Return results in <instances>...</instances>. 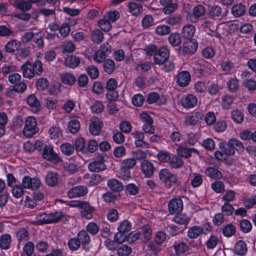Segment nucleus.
I'll return each instance as SVG.
<instances>
[{
	"mask_svg": "<svg viewBox=\"0 0 256 256\" xmlns=\"http://www.w3.org/2000/svg\"><path fill=\"white\" fill-rule=\"evenodd\" d=\"M159 178L168 188L178 186L180 184L177 176L166 168L162 169L160 170Z\"/></svg>",
	"mask_w": 256,
	"mask_h": 256,
	"instance_id": "nucleus-1",
	"label": "nucleus"
},
{
	"mask_svg": "<svg viewBox=\"0 0 256 256\" xmlns=\"http://www.w3.org/2000/svg\"><path fill=\"white\" fill-rule=\"evenodd\" d=\"M24 127L23 129V134L27 138H30L37 132V121L35 117L29 116L24 122Z\"/></svg>",
	"mask_w": 256,
	"mask_h": 256,
	"instance_id": "nucleus-2",
	"label": "nucleus"
},
{
	"mask_svg": "<svg viewBox=\"0 0 256 256\" xmlns=\"http://www.w3.org/2000/svg\"><path fill=\"white\" fill-rule=\"evenodd\" d=\"M206 12L205 6L198 4L194 8L192 13L188 14V18L192 23H196L204 16Z\"/></svg>",
	"mask_w": 256,
	"mask_h": 256,
	"instance_id": "nucleus-3",
	"label": "nucleus"
},
{
	"mask_svg": "<svg viewBox=\"0 0 256 256\" xmlns=\"http://www.w3.org/2000/svg\"><path fill=\"white\" fill-rule=\"evenodd\" d=\"M42 158L48 161L58 162L61 161V158L58 154L54 152V148L51 145H44L42 154Z\"/></svg>",
	"mask_w": 256,
	"mask_h": 256,
	"instance_id": "nucleus-4",
	"label": "nucleus"
},
{
	"mask_svg": "<svg viewBox=\"0 0 256 256\" xmlns=\"http://www.w3.org/2000/svg\"><path fill=\"white\" fill-rule=\"evenodd\" d=\"M170 56V52L165 46L160 48L157 50L154 56V62L156 64H164Z\"/></svg>",
	"mask_w": 256,
	"mask_h": 256,
	"instance_id": "nucleus-5",
	"label": "nucleus"
},
{
	"mask_svg": "<svg viewBox=\"0 0 256 256\" xmlns=\"http://www.w3.org/2000/svg\"><path fill=\"white\" fill-rule=\"evenodd\" d=\"M22 184L25 188L35 190L40 187L42 183L38 178H32L29 176H24L22 180Z\"/></svg>",
	"mask_w": 256,
	"mask_h": 256,
	"instance_id": "nucleus-6",
	"label": "nucleus"
},
{
	"mask_svg": "<svg viewBox=\"0 0 256 256\" xmlns=\"http://www.w3.org/2000/svg\"><path fill=\"white\" fill-rule=\"evenodd\" d=\"M228 10H224L223 8L218 4L209 6L208 11V15L212 19L216 18H222L226 16Z\"/></svg>",
	"mask_w": 256,
	"mask_h": 256,
	"instance_id": "nucleus-7",
	"label": "nucleus"
},
{
	"mask_svg": "<svg viewBox=\"0 0 256 256\" xmlns=\"http://www.w3.org/2000/svg\"><path fill=\"white\" fill-rule=\"evenodd\" d=\"M80 208V215L83 218L90 220L93 218V213L96 208L88 202L84 201Z\"/></svg>",
	"mask_w": 256,
	"mask_h": 256,
	"instance_id": "nucleus-8",
	"label": "nucleus"
},
{
	"mask_svg": "<svg viewBox=\"0 0 256 256\" xmlns=\"http://www.w3.org/2000/svg\"><path fill=\"white\" fill-rule=\"evenodd\" d=\"M103 156H100L98 160L90 162L88 166L89 170L93 172H99L106 169Z\"/></svg>",
	"mask_w": 256,
	"mask_h": 256,
	"instance_id": "nucleus-9",
	"label": "nucleus"
},
{
	"mask_svg": "<svg viewBox=\"0 0 256 256\" xmlns=\"http://www.w3.org/2000/svg\"><path fill=\"white\" fill-rule=\"evenodd\" d=\"M103 123L100 120L96 117L92 118L89 126L90 133L93 136L99 135Z\"/></svg>",
	"mask_w": 256,
	"mask_h": 256,
	"instance_id": "nucleus-10",
	"label": "nucleus"
},
{
	"mask_svg": "<svg viewBox=\"0 0 256 256\" xmlns=\"http://www.w3.org/2000/svg\"><path fill=\"white\" fill-rule=\"evenodd\" d=\"M88 190L86 186H76L71 188L68 192V196L70 198L80 197L84 196L88 193Z\"/></svg>",
	"mask_w": 256,
	"mask_h": 256,
	"instance_id": "nucleus-11",
	"label": "nucleus"
},
{
	"mask_svg": "<svg viewBox=\"0 0 256 256\" xmlns=\"http://www.w3.org/2000/svg\"><path fill=\"white\" fill-rule=\"evenodd\" d=\"M168 206L170 214L179 213L183 209V202L180 198H173L170 201Z\"/></svg>",
	"mask_w": 256,
	"mask_h": 256,
	"instance_id": "nucleus-12",
	"label": "nucleus"
},
{
	"mask_svg": "<svg viewBox=\"0 0 256 256\" xmlns=\"http://www.w3.org/2000/svg\"><path fill=\"white\" fill-rule=\"evenodd\" d=\"M197 48L198 44L194 40H187L184 44L182 54L183 55L192 54L196 50Z\"/></svg>",
	"mask_w": 256,
	"mask_h": 256,
	"instance_id": "nucleus-13",
	"label": "nucleus"
},
{
	"mask_svg": "<svg viewBox=\"0 0 256 256\" xmlns=\"http://www.w3.org/2000/svg\"><path fill=\"white\" fill-rule=\"evenodd\" d=\"M197 102V98L194 94H188L181 99L182 106L186 108L194 107Z\"/></svg>",
	"mask_w": 256,
	"mask_h": 256,
	"instance_id": "nucleus-14",
	"label": "nucleus"
},
{
	"mask_svg": "<svg viewBox=\"0 0 256 256\" xmlns=\"http://www.w3.org/2000/svg\"><path fill=\"white\" fill-rule=\"evenodd\" d=\"M141 168L144 175L148 178H150L153 175L154 168L153 164L149 160H144L141 162Z\"/></svg>",
	"mask_w": 256,
	"mask_h": 256,
	"instance_id": "nucleus-15",
	"label": "nucleus"
},
{
	"mask_svg": "<svg viewBox=\"0 0 256 256\" xmlns=\"http://www.w3.org/2000/svg\"><path fill=\"white\" fill-rule=\"evenodd\" d=\"M128 12L134 16H138L143 12V6L141 4L132 2L128 4Z\"/></svg>",
	"mask_w": 256,
	"mask_h": 256,
	"instance_id": "nucleus-16",
	"label": "nucleus"
},
{
	"mask_svg": "<svg viewBox=\"0 0 256 256\" xmlns=\"http://www.w3.org/2000/svg\"><path fill=\"white\" fill-rule=\"evenodd\" d=\"M196 32L195 26L191 24H188L184 26L181 32L182 36L186 38L187 40H192V38L194 36Z\"/></svg>",
	"mask_w": 256,
	"mask_h": 256,
	"instance_id": "nucleus-17",
	"label": "nucleus"
},
{
	"mask_svg": "<svg viewBox=\"0 0 256 256\" xmlns=\"http://www.w3.org/2000/svg\"><path fill=\"white\" fill-rule=\"evenodd\" d=\"M204 116L202 111L195 112L190 116L186 117V124L189 126L194 125L202 119Z\"/></svg>",
	"mask_w": 256,
	"mask_h": 256,
	"instance_id": "nucleus-18",
	"label": "nucleus"
},
{
	"mask_svg": "<svg viewBox=\"0 0 256 256\" xmlns=\"http://www.w3.org/2000/svg\"><path fill=\"white\" fill-rule=\"evenodd\" d=\"M190 80V75L187 71H183L178 74L176 78L178 84L182 87L186 86Z\"/></svg>",
	"mask_w": 256,
	"mask_h": 256,
	"instance_id": "nucleus-19",
	"label": "nucleus"
},
{
	"mask_svg": "<svg viewBox=\"0 0 256 256\" xmlns=\"http://www.w3.org/2000/svg\"><path fill=\"white\" fill-rule=\"evenodd\" d=\"M80 62V58L74 55L68 56L65 59L66 66L71 68L78 67Z\"/></svg>",
	"mask_w": 256,
	"mask_h": 256,
	"instance_id": "nucleus-20",
	"label": "nucleus"
},
{
	"mask_svg": "<svg viewBox=\"0 0 256 256\" xmlns=\"http://www.w3.org/2000/svg\"><path fill=\"white\" fill-rule=\"evenodd\" d=\"M80 128V122L77 118L72 117L68 125V130L73 134L77 133Z\"/></svg>",
	"mask_w": 256,
	"mask_h": 256,
	"instance_id": "nucleus-21",
	"label": "nucleus"
},
{
	"mask_svg": "<svg viewBox=\"0 0 256 256\" xmlns=\"http://www.w3.org/2000/svg\"><path fill=\"white\" fill-rule=\"evenodd\" d=\"M46 184L50 186H54L57 185L58 180V174L56 172H49L46 176Z\"/></svg>",
	"mask_w": 256,
	"mask_h": 256,
	"instance_id": "nucleus-22",
	"label": "nucleus"
},
{
	"mask_svg": "<svg viewBox=\"0 0 256 256\" xmlns=\"http://www.w3.org/2000/svg\"><path fill=\"white\" fill-rule=\"evenodd\" d=\"M107 186L110 190L115 192H120L124 189L122 184L116 178L108 180L107 182Z\"/></svg>",
	"mask_w": 256,
	"mask_h": 256,
	"instance_id": "nucleus-23",
	"label": "nucleus"
},
{
	"mask_svg": "<svg viewBox=\"0 0 256 256\" xmlns=\"http://www.w3.org/2000/svg\"><path fill=\"white\" fill-rule=\"evenodd\" d=\"M146 100L149 104L156 102L163 104L166 102V98L164 96L160 98L158 94L153 92L148 94Z\"/></svg>",
	"mask_w": 256,
	"mask_h": 256,
	"instance_id": "nucleus-24",
	"label": "nucleus"
},
{
	"mask_svg": "<svg viewBox=\"0 0 256 256\" xmlns=\"http://www.w3.org/2000/svg\"><path fill=\"white\" fill-rule=\"evenodd\" d=\"M27 104L34 112H38L40 110V103L36 96L31 94L28 96L26 100Z\"/></svg>",
	"mask_w": 256,
	"mask_h": 256,
	"instance_id": "nucleus-25",
	"label": "nucleus"
},
{
	"mask_svg": "<svg viewBox=\"0 0 256 256\" xmlns=\"http://www.w3.org/2000/svg\"><path fill=\"white\" fill-rule=\"evenodd\" d=\"M31 66V63L27 61L21 66L22 70L23 76L26 78H32L35 76L33 68Z\"/></svg>",
	"mask_w": 256,
	"mask_h": 256,
	"instance_id": "nucleus-26",
	"label": "nucleus"
},
{
	"mask_svg": "<svg viewBox=\"0 0 256 256\" xmlns=\"http://www.w3.org/2000/svg\"><path fill=\"white\" fill-rule=\"evenodd\" d=\"M20 42L16 40H12L8 42L4 46V50L7 52H13L20 46Z\"/></svg>",
	"mask_w": 256,
	"mask_h": 256,
	"instance_id": "nucleus-27",
	"label": "nucleus"
},
{
	"mask_svg": "<svg viewBox=\"0 0 256 256\" xmlns=\"http://www.w3.org/2000/svg\"><path fill=\"white\" fill-rule=\"evenodd\" d=\"M60 79L62 83L68 85H72L76 82L74 76L69 72H64L60 75Z\"/></svg>",
	"mask_w": 256,
	"mask_h": 256,
	"instance_id": "nucleus-28",
	"label": "nucleus"
},
{
	"mask_svg": "<svg viewBox=\"0 0 256 256\" xmlns=\"http://www.w3.org/2000/svg\"><path fill=\"white\" fill-rule=\"evenodd\" d=\"M247 246L243 240L238 241L235 244L234 252L240 256L244 255L247 252Z\"/></svg>",
	"mask_w": 256,
	"mask_h": 256,
	"instance_id": "nucleus-29",
	"label": "nucleus"
},
{
	"mask_svg": "<svg viewBox=\"0 0 256 256\" xmlns=\"http://www.w3.org/2000/svg\"><path fill=\"white\" fill-rule=\"evenodd\" d=\"M177 152L179 156L188 158L191 156L192 152H196L197 150L194 148H187L185 146H180L178 148Z\"/></svg>",
	"mask_w": 256,
	"mask_h": 256,
	"instance_id": "nucleus-30",
	"label": "nucleus"
},
{
	"mask_svg": "<svg viewBox=\"0 0 256 256\" xmlns=\"http://www.w3.org/2000/svg\"><path fill=\"white\" fill-rule=\"evenodd\" d=\"M14 6L23 12L30 10L32 6L28 0H16L14 3Z\"/></svg>",
	"mask_w": 256,
	"mask_h": 256,
	"instance_id": "nucleus-31",
	"label": "nucleus"
},
{
	"mask_svg": "<svg viewBox=\"0 0 256 256\" xmlns=\"http://www.w3.org/2000/svg\"><path fill=\"white\" fill-rule=\"evenodd\" d=\"M231 12L235 17H239L244 14L246 7L242 4H237L232 6Z\"/></svg>",
	"mask_w": 256,
	"mask_h": 256,
	"instance_id": "nucleus-32",
	"label": "nucleus"
},
{
	"mask_svg": "<svg viewBox=\"0 0 256 256\" xmlns=\"http://www.w3.org/2000/svg\"><path fill=\"white\" fill-rule=\"evenodd\" d=\"M154 32L158 36H164L170 33L171 28L170 26L168 25L160 24L156 28Z\"/></svg>",
	"mask_w": 256,
	"mask_h": 256,
	"instance_id": "nucleus-33",
	"label": "nucleus"
},
{
	"mask_svg": "<svg viewBox=\"0 0 256 256\" xmlns=\"http://www.w3.org/2000/svg\"><path fill=\"white\" fill-rule=\"evenodd\" d=\"M169 43L172 46H177L182 42V38L180 34L172 32L170 34L168 38Z\"/></svg>",
	"mask_w": 256,
	"mask_h": 256,
	"instance_id": "nucleus-34",
	"label": "nucleus"
},
{
	"mask_svg": "<svg viewBox=\"0 0 256 256\" xmlns=\"http://www.w3.org/2000/svg\"><path fill=\"white\" fill-rule=\"evenodd\" d=\"M16 237L19 243L22 242L26 241L28 239V232L24 228H21L16 232Z\"/></svg>",
	"mask_w": 256,
	"mask_h": 256,
	"instance_id": "nucleus-35",
	"label": "nucleus"
},
{
	"mask_svg": "<svg viewBox=\"0 0 256 256\" xmlns=\"http://www.w3.org/2000/svg\"><path fill=\"white\" fill-rule=\"evenodd\" d=\"M201 234V227L197 226H192L188 231V236L191 239L196 238L200 235Z\"/></svg>",
	"mask_w": 256,
	"mask_h": 256,
	"instance_id": "nucleus-36",
	"label": "nucleus"
},
{
	"mask_svg": "<svg viewBox=\"0 0 256 256\" xmlns=\"http://www.w3.org/2000/svg\"><path fill=\"white\" fill-rule=\"evenodd\" d=\"M76 238L82 244H86L90 242V237L88 232L84 230H82L78 232Z\"/></svg>",
	"mask_w": 256,
	"mask_h": 256,
	"instance_id": "nucleus-37",
	"label": "nucleus"
},
{
	"mask_svg": "<svg viewBox=\"0 0 256 256\" xmlns=\"http://www.w3.org/2000/svg\"><path fill=\"white\" fill-rule=\"evenodd\" d=\"M236 232V227L232 224H228L222 228V234L226 237H230Z\"/></svg>",
	"mask_w": 256,
	"mask_h": 256,
	"instance_id": "nucleus-38",
	"label": "nucleus"
},
{
	"mask_svg": "<svg viewBox=\"0 0 256 256\" xmlns=\"http://www.w3.org/2000/svg\"><path fill=\"white\" fill-rule=\"evenodd\" d=\"M190 220V217L186 214H181L176 216L173 220L176 224L181 225H186Z\"/></svg>",
	"mask_w": 256,
	"mask_h": 256,
	"instance_id": "nucleus-39",
	"label": "nucleus"
},
{
	"mask_svg": "<svg viewBox=\"0 0 256 256\" xmlns=\"http://www.w3.org/2000/svg\"><path fill=\"white\" fill-rule=\"evenodd\" d=\"M76 45L72 41H65L62 42L61 48L63 53H70L76 50Z\"/></svg>",
	"mask_w": 256,
	"mask_h": 256,
	"instance_id": "nucleus-40",
	"label": "nucleus"
},
{
	"mask_svg": "<svg viewBox=\"0 0 256 256\" xmlns=\"http://www.w3.org/2000/svg\"><path fill=\"white\" fill-rule=\"evenodd\" d=\"M11 243V236L8 234H4L0 238V246L2 249H8Z\"/></svg>",
	"mask_w": 256,
	"mask_h": 256,
	"instance_id": "nucleus-41",
	"label": "nucleus"
},
{
	"mask_svg": "<svg viewBox=\"0 0 256 256\" xmlns=\"http://www.w3.org/2000/svg\"><path fill=\"white\" fill-rule=\"evenodd\" d=\"M102 198L106 202L114 203L120 198V195L108 192L102 194Z\"/></svg>",
	"mask_w": 256,
	"mask_h": 256,
	"instance_id": "nucleus-42",
	"label": "nucleus"
},
{
	"mask_svg": "<svg viewBox=\"0 0 256 256\" xmlns=\"http://www.w3.org/2000/svg\"><path fill=\"white\" fill-rule=\"evenodd\" d=\"M58 31L60 35V37L57 34V36L58 38H66L70 32V25L66 22L62 24L61 26H60Z\"/></svg>",
	"mask_w": 256,
	"mask_h": 256,
	"instance_id": "nucleus-43",
	"label": "nucleus"
},
{
	"mask_svg": "<svg viewBox=\"0 0 256 256\" xmlns=\"http://www.w3.org/2000/svg\"><path fill=\"white\" fill-rule=\"evenodd\" d=\"M62 152L65 155L70 156L72 155L74 152V148L72 144L66 142L62 144L60 147Z\"/></svg>",
	"mask_w": 256,
	"mask_h": 256,
	"instance_id": "nucleus-44",
	"label": "nucleus"
},
{
	"mask_svg": "<svg viewBox=\"0 0 256 256\" xmlns=\"http://www.w3.org/2000/svg\"><path fill=\"white\" fill-rule=\"evenodd\" d=\"M170 165L172 168H179L183 165V161L182 158L178 156H174L170 158Z\"/></svg>",
	"mask_w": 256,
	"mask_h": 256,
	"instance_id": "nucleus-45",
	"label": "nucleus"
},
{
	"mask_svg": "<svg viewBox=\"0 0 256 256\" xmlns=\"http://www.w3.org/2000/svg\"><path fill=\"white\" fill-rule=\"evenodd\" d=\"M24 187L22 184H16L12 188V196L16 198L22 197L24 193Z\"/></svg>",
	"mask_w": 256,
	"mask_h": 256,
	"instance_id": "nucleus-46",
	"label": "nucleus"
},
{
	"mask_svg": "<svg viewBox=\"0 0 256 256\" xmlns=\"http://www.w3.org/2000/svg\"><path fill=\"white\" fill-rule=\"evenodd\" d=\"M142 24L143 28H148L154 24V18L152 15L147 14L142 18Z\"/></svg>",
	"mask_w": 256,
	"mask_h": 256,
	"instance_id": "nucleus-47",
	"label": "nucleus"
},
{
	"mask_svg": "<svg viewBox=\"0 0 256 256\" xmlns=\"http://www.w3.org/2000/svg\"><path fill=\"white\" fill-rule=\"evenodd\" d=\"M31 66L33 68L34 76H40L43 72L42 64L40 60H36L33 64L31 63Z\"/></svg>",
	"mask_w": 256,
	"mask_h": 256,
	"instance_id": "nucleus-48",
	"label": "nucleus"
},
{
	"mask_svg": "<svg viewBox=\"0 0 256 256\" xmlns=\"http://www.w3.org/2000/svg\"><path fill=\"white\" fill-rule=\"evenodd\" d=\"M230 146H232L234 150H236L238 151H242L244 149V146L243 144L236 138H231L229 140Z\"/></svg>",
	"mask_w": 256,
	"mask_h": 256,
	"instance_id": "nucleus-49",
	"label": "nucleus"
},
{
	"mask_svg": "<svg viewBox=\"0 0 256 256\" xmlns=\"http://www.w3.org/2000/svg\"><path fill=\"white\" fill-rule=\"evenodd\" d=\"M202 27L206 31H214L216 30V26L214 23V20L212 18L210 20H205L202 24Z\"/></svg>",
	"mask_w": 256,
	"mask_h": 256,
	"instance_id": "nucleus-50",
	"label": "nucleus"
},
{
	"mask_svg": "<svg viewBox=\"0 0 256 256\" xmlns=\"http://www.w3.org/2000/svg\"><path fill=\"white\" fill-rule=\"evenodd\" d=\"M152 232V230L151 228L148 226H146L143 228L142 233L140 235L141 236L140 238L142 242L146 243L148 241L151 237Z\"/></svg>",
	"mask_w": 256,
	"mask_h": 256,
	"instance_id": "nucleus-51",
	"label": "nucleus"
},
{
	"mask_svg": "<svg viewBox=\"0 0 256 256\" xmlns=\"http://www.w3.org/2000/svg\"><path fill=\"white\" fill-rule=\"evenodd\" d=\"M104 38V34L100 30H95L92 32L91 36L92 40L96 44L100 43Z\"/></svg>",
	"mask_w": 256,
	"mask_h": 256,
	"instance_id": "nucleus-52",
	"label": "nucleus"
},
{
	"mask_svg": "<svg viewBox=\"0 0 256 256\" xmlns=\"http://www.w3.org/2000/svg\"><path fill=\"white\" fill-rule=\"evenodd\" d=\"M115 68V64L114 60L107 59L104 64V70L108 74L112 73Z\"/></svg>",
	"mask_w": 256,
	"mask_h": 256,
	"instance_id": "nucleus-53",
	"label": "nucleus"
},
{
	"mask_svg": "<svg viewBox=\"0 0 256 256\" xmlns=\"http://www.w3.org/2000/svg\"><path fill=\"white\" fill-rule=\"evenodd\" d=\"M178 8V4L172 2V0L163 7L162 12L166 14H172Z\"/></svg>",
	"mask_w": 256,
	"mask_h": 256,
	"instance_id": "nucleus-54",
	"label": "nucleus"
},
{
	"mask_svg": "<svg viewBox=\"0 0 256 256\" xmlns=\"http://www.w3.org/2000/svg\"><path fill=\"white\" fill-rule=\"evenodd\" d=\"M130 247L126 245H122L117 248V254L119 256H128L132 253Z\"/></svg>",
	"mask_w": 256,
	"mask_h": 256,
	"instance_id": "nucleus-55",
	"label": "nucleus"
},
{
	"mask_svg": "<svg viewBox=\"0 0 256 256\" xmlns=\"http://www.w3.org/2000/svg\"><path fill=\"white\" fill-rule=\"evenodd\" d=\"M182 18L180 15H174L166 18V22L170 26L180 24L182 23Z\"/></svg>",
	"mask_w": 256,
	"mask_h": 256,
	"instance_id": "nucleus-56",
	"label": "nucleus"
},
{
	"mask_svg": "<svg viewBox=\"0 0 256 256\" xmlns=\"http://www.w3.org/2000/svg\"><path fill=\"white\" fill-rule=\"evenodd\" d=\"M227 86L230 92L237 91L239 88L238 80L236 78H230L227 82Z\"/></svg>",
	"mask_w": 256,
	"mask_h": 256,
	"instance_id": "nucleus-57",
	"label": "nucleus"
},
{
	"mask_svg": "<svg viewBox=\"0 0 256 256\" xmlns=\"http://www.w3.org/2000/svg\"><path fill=\"white\" fill-rule=\"evenodd\" d=\"M206 172L208 176L214 178L218 179L222 176V173L214 168H208L206 170Z\"/></svg>",
	"mask_w": 256,
	"mask_h": 256,
	"instance_id": "nucleus-58",
	"label": "nucleus"
},
{
	"mask_svg": "<svg viewBox=\"0 0 256 256\" xmlns=\"http://www.w3.org/2000/svg\"><path fill=\"white\" fill-rule=\"evenodd\" d=\"M232 118L233 120L238 124L242 123L244 120V116L242 112L238 110H232L231 112Z\"/></svg>",
	"mask_w": 256,
	"mask_h": 256,
	"instance_id": "nucleus-59",
	"label": "nucleus"
},
{
	"mask_svg": "<svg viewBox=\"0 0 256 256\" xmlns=\"http://www.w3.org/2000/svg\"><path fill=\"white\" fill-rule=\"evenodd\" d=\"M192 176L193 178L191 180L192 186L194 188L200 186L203 182L202 176L199 174L194 173L192 174Z\"/></svg>",
	"mask_w": 256,
	"mask_h": 256,
	"instance_id": "nucleus-60",
	"label": "nucleus"
},
{
	"mask_svg": "<svg viewBox=\"0 0 256 256\" xmlns=\"http://www.w3.org/2000/svg\"><path fill=\"white\" fill-rule=\"evenodd\" d=\"M68 245L71 250L76 251L80 248V244L76 238H74L68 240Z\"/></svg>",
	"mask_w": 256,
	"mask_h": 256,
	"instance_id": "nucleus-61",
	"label": "nucleus"
},
{
	"mask_svg": "<svg viewBox=\"0 0 256 256\" xmlns=\"http://www.w3.org/2000/svg\"><path fill=\"white\" fill-rule=\"evenodd\" d=\"M131 226V224L129 221L124 220L120 222L118 228V230L119 232L125 233L130 230Z\"/></svg>",
	"mask_w": 256,
	"mask_h": 256,
	"instance_id": "nucleus-62",
	"label": "nucleus"
},
{
	"mask_svg": "<svg viewBox=\"0 0 256 256\" xmlns=\"http://www.w3.org/2000/svg\"><path fill=\"white\" fill-rule=\"evenodd\" d=\"M90 108L93 112L100 114L103 111L104 106L101 102L96 100L91 106Z\"/></svg>",
	"mask_w": 256,
	"mask_h": 256,
	"instance_id": "nucleus-63",
	"label": "nucleus"
},
{
	"mask_svg": "<svg viewBox=\"0 0 256 256\" xmlns=\"http://www.w3.org/2000/svg\"><path fill=\"white\" fill-rule=\"evenodd\" d=\"M219 240L214 236H212L206 242V246L208 249H214L217 246Z\"/></svg>",
	"mask_w": 256,
	"mask_h": 256,
	"instance_id": "nucleus-64",
	"label": "nucleus"
}]
</instances>
